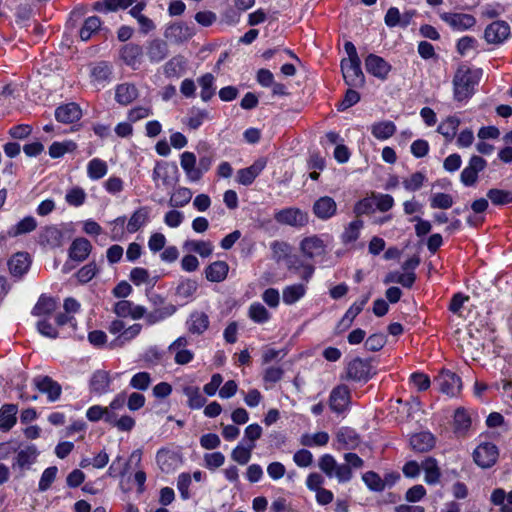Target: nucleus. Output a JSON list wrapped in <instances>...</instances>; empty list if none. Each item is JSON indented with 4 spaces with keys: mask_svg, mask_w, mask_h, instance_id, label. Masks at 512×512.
Instances as JSON below:
<instances>
[{
    "mask_svg": "<svg viewBox=\"0 0 512 512\" xmlns=\"http://www.w3.org/2000/svg\"><path fill=\"white\" fill-rule=\"evenodd\" d=\"M192 191L186 187L177 188L169 199V206L179 208L186 206L192 199Z\"/></svg>",
    "mask_w": 512,
    "mask_h": 512,
    "instance_id": "nucleus-43",
    "label": "nucleus"
},
{
    "mask_svg": "<svg viewBox=\"0 0 512 512\" xmlns=\"http://www.w3.org/2000/svg\"><path fill=\"white\" fill-rule=\"evenodd\" d=\"M453 203L452 196L446 193H435L430 198V206L433 209H449Z\"/></svg>",
    "mask_w": 512,
    "mask_h": 512,
    "instance_id": "nucleus-58",
    "label": "nucleus"
},
{
    "mask_svg": "<svg viewBox=\"0 0 512 512\" xmlns=\"http://www.w3.org/2000/svg\"><path fill=\"white\" fill-rule=\"evenodd\" d=\"M300 250L306 257L315 258L325 254L326 245L320 237L313 235L301 241Z\"/></svg>",
    "mask_w": 512,
    "mask_h": 512,
    "instance_id": "nucleus-17",
    "label": "nucleus"
},
{
    "mask_svg": "<svg viewBox=\"0 0 512 512\" xmlns=\"http://www.w3.org/2000/svg\"><path fill=\"white\" fill-rule=\"evenodd\" d=\"M188 331L192 334H202L209 327L208 315L204 312H193L187 320Z\"/></svg>",
    "mask_w": 512,
    "mask_h": 512,
    "instance_id": "nucleus-30",
    "label": "nucleus"
},
{
    "mask_svg": "<svg viewBox=\"0 0 512 512\" xmlns=\"http://www.w3.org/2000/svg\"><path fill=\"white\" fill-rule=\"evenodd\" d=\"M486 160L480 156H472L460 175V180L465 186H473L478 179V173L486 167Z\"/></svg>",
    "mask_w": 512,
    "mask_h": 512,
    "instance_id": "nucleus-12",
    "label": "nucleus"
},
{
    "mask_svg": "<svg viewBox=\"0 0 512 512\" xmlns=\"http://www.w3.org/2000/svg\"><path fill=\"white\" fill-rule=\"evenodd\" d=\"M427 180L425 173L423 172H415L408 177L404 178L402 181L403 187L409 192L418 191Z\"/></svg>",
    "mask_w": 512,
    "mask_h": 512,
    "instance_id": "nucleus-52",
    "label": "nucleus"
},
{
    "mask_svg": "<svg viewBox=\"0 0 512 512\" xmlns=\"http://www.w3.org/2000/svg\"><path fill=\"white\" fill-rule=\"evenodd\" d=\"M150 208L143 206L133 212L126 224L128 233H135L149 221Z\"/></svg>",
    "mask_w": 512,
    "mask_h": 512,
    "instance_id": "nucleus-26",
    "label": "nucleus"
},
{
    "mask_svg": "<svg viewBox=\"0 0 512 512\" xmlns=\"http://www.w3.org/2000/svg\"><path fill=\"white\" fill-rule=\"evenodd\" d=\"M38 450L34 445H29L22 448L16 455L12 464L13 469L26 470L36 462L38 457Z\"/></svg>",
    "mask_w": 512,
    "mask_h": 512,
    "instance_id": "nucleus-18",
    "label": "nucleus"
},
{
    "mask_svg": "<svg viewBox=\"0 0 512 512\" xmlns=\"http://www.w3.org/2000/svg\"><path fill=\"white\" fill-rule=\"evenodd\" d=\"M82 116V111L76 103H68L59 106L55 110V118L57 121L70 124L78 121Z\"/></svg>",
    "mask_w": 512,
    "mask_h": 512,
    "instance_id": "nucleus-21",
    "label": "nucleus"
},
{
    "mask_svg": "<svg viewBox=\"0 0 512 512\" xmlns=\"http://www.w3.org/2000/svg\"><path fill=\"white\" fill-rule=\"evenodd\" d=\"M183 394L187 397V404L191 409H200L206 403V399L201 394L198 387L185 386L183 388Z\"/></svg>",
    "mask_w": 512,
    "mask_h": 512,
    "instance_id": "nucleus-42",
    "label": "nucleus"
},
{
    "mask_svg": "<svg viewBox=\"0 0 512 512\" xmlns=\"http://www.w3.org/2000/svg\"><path fill=\"white\" fill-rule=\"evenodd\" d=\"M360 64V59L341 61V70L347 85L351 87H361L364 85L365 77Z\"/></svg>",
    "mask_w": 512,
    "mask_h": 512,
    "instance_id": "nucleus-6",
    "label": "nucleus"
},
{
    "mask_svg": "<svg viewBox=\"0 0 512 512\" xmlns=\"http://www.w3.org/2000/svg\"><path fill=\"white\" fill-rule=\"evenodd\" d=\"M138 97V89L134 84L122 83L115 88V100L123 106H127Z\"/></svg>",
    "mask_w": 512,
    "mask_h": 512,
    "instance_id": "nucleus-25",
    "label": "nucleus"
},
{
    "mask_svg": "<svg viewBox=\"0 0 512 512\" xmlns=\"http://www.w3.org/2000/svg\"><path fill=\"white\" fill-rule=\"evenodd\" d=\"M180 165L191 182L199 181V171L196 166V156L194 153L185 151L180 156Z\"/></svg>",
    "mask_w": 512,
    "mask_h": 512,
    "instance_id": "nucleus-27",
    "label": "nucleus"
},
{
    "mask_svg": "<svg viewBox=\"0 0 512 512\" xmlns=\"http://www.w3.org/2000/svg\"><path fill=\"white\" fill-rule=\"evenodd\" d=\"M440 18L455 31H464L476 24L474 16L465 13L444 12Z\"/></svg>",
    "mask_w": 512,
    "mask_h": 512,
    "instance_id": "nucleus-13",
    "label": "nucleus"
},
{
    "mask_svg": "<svg viewBox=\"0 0 512 512\" xmlns=\"http://www.w3.org/2000/svg\"><path fill=\"white\" fill-rule=\"evenodd\" d=\"M435 445L434 436L430 432H420L411 436L410 446L416 452H426Z\"/></svg>",
    "mask_w": 512,
    "mask_h": 512,
    "instance_id": "nucleus-29",
    "label": "nucleus"
},
{
    "mask_svg": "<svg viewBox=\"0 0 512 512\" xmlns=\"http://www.w3.org/2000/svg\"><path fill=\"white\" fill-rule=\"evenodd\" d=\"M142 330V325L139 323H135L124 330L110 343L112 348L122 347L126 343L130 342L134 338H136Z\"/></svg>",
    "mask_w": 512,
    "mask_h": 512,
    "instance_id": "nucleus-35",
    "label": "nucleus"
},
{
    "mask_svg": "<svg viewBox=\"0 0 512 512\" xmlns=\"http://www.w3.org/2000/svg\"><path fill=\"white\" fill-rule=\"evenodd\" d=\"M306 293V287L303 284H294L287 286L282 291L283 302L292 305L299 301Z\"/></svg>",
    "mask_w": 512,
    "mask_h": 512,
    "instance_id": "nucleus-40",
    "label": "nucleus"
},
{
    "mask_svg": "<svg viewBox=\"0 0 512 512\" xmlns=\"http://www.w3.org/2000/svg\"><path fill=\"white\" fill-rule=\"evenodd\" d=\"M229 266L225 261H215L205 269V275L208 281L222 282L226 279Z\"/></svg>",
    "mask_w": 512,
    "mask_h": 512,
    "instance_id": "nucleus-31",
    "label": "nucleus"
},
{
    "mask_svg": "<svg viewBox=\"0 0 512 512\" xmlns=\"http://www.w3.org/2000/svg\"><path fill=\"white\" fill-rule=\"evenodd\" d=\"M478 47V41L472 36H463L457 42V52L461 56H465L472 51H476Z\"/></svg>",
    "mask_w": 512,
    "mask_h": 512,
    "instance_id": "nucleus-60",
    "label": "nucleus"
},
{
    "mask_svg": "<svg viewBox=\"0 0 512 512\" xmlns=\"http://www.w3.org/2000/svg\"><path fill=\"white\" fill-rule=\"evenodd\" d=\"M76 149V144L72 141L68 142H54L49 147V155L52 158L62 157L65 153Z\"/></svg>",
    "mask_w": 512,
    "mask_h": 512,
    "instance_id": "nucleus-59",
    "label": "nucleus"
},
{
    "mask_svg": "<svg viewBox=\"0 0 512 512\" xmlns=\"http://www.w3.org/2000/svg\"><path fill=\"white\" fill-rule=\"evenodd\" d=\"M337 441L343 445L344 448L350 449L354 448L358 444V436L355 433L354 430L343 427L341 428L337 435H336Z\"/></svg>",
    "mask_w": 512,
    "mask_h": 512,
    "instance_id": "nucleus-51",
    "label": "nucleus"
},
{
    "mask_svg": "<svg viewBox=\"0 0 512 512\" xmlns=\"http://www.w3.org/2000/svg\"><path fill=\"white\" fill-rule=\"evenodd\" d=\"M396 126L392 121H381L371 126L372 135L379 140H386L393 136Z\"/></svg>",
    "mask_w": 512,
    "mask_h": 512,
    "instance_id": "nucleus-39",
    "label": "nucleus"
},
{
    "mask_svg": "<svg viewBox=\"0 0 512 512\" xmlns=\"http://www.w3.org/2000/svg\"><path fill=\"white\" fill-rule=\"evenodd\" d=\"M165 37L173 43H181L191 37L189 28L183 24H173L167 27Z\"/></svg>",
    "mask_w": 512,
    "mask_h": 512,
    "instance_id": "nucleus-33",
    "label": "nucleus"
},
{
    "mask_svg": "<svg viewBox=\"0 0 512 512\" xmlns=\"http://www.w3.org/2000/svg\"><path fill=\"white\" fill-rule=\"evenodd\" d=\"M510 36V26L505 21H494L484 31V38L489 44H502Z\"/></svg>",
    "mask_w": 512,
    "mask_h": 512,
    "instance_id": "nucleus-11",
    "label": "nucleus"
},
{
    "mask_svg": "<svg viewBox=\"0 0 512 512\" xmlns=\"http://www.w3.org/2000/svg\"><path fill=\"white\" fill-rule=\"evenodd\" d=\"M108 172L107 163L99 158H93L87 164V174L91 180H99Z\"/></svg>",
    "mask_w": 512,
    "mask_h": 512,
    "instance_id": "nucleus-45",
    "label": "nucleus"
},
{
    "mask_svg": "<svg viewBox=\"0 0 512 512\" xmlns=\"http://www.w3.org/2000/svg\"><path fill=\"white\" fill-rule=\"evenodd\" d=\"M183 248L188 252H195L203 258L209 257L213 252V244L204 240H187Z\"/></svg>",
    "mask_w": 512,
    "mask_h": 512,
    "instance_id": "nucleus-34",
    "label": "nucleus"
},
{
    "mask_svg": "<svg viewBox=\"0 0 512 512\" xmlns=\"http://www.w3.org/2000/svg\"><path fill=\"white\" fill-rule=\"evenodd\" d=\"M480 75L481 72L479 70L460 67L453 78L455 100L462 102L469 99L474 93V88L479 82Z\"/></svg>",
    "mask_w": 512,
    "mask_h": 512,
    "instance_id": "nucleus-2",
    "label": "nucleus"
},
{
    "mask_svg": "<svg viewBox=\"0 0 512 512\" xmlns=\"http://www.w3.org/2000/svg\"><path fill=\"white\" fill-rule=\"evenodd\" d=\"M248 316L253 322L258 324L266 323L271 318L269 311L259 302H254L249 306Z\"/></svg>",
    "mask_w": 512,
    "mask_h": 512,
    "instance_id": "nucleus-46",
    "label": "nucleus"
},
{
    "mask_svg": "<svg viewBox=\"0 0 512 512\" xmlns=\"http://www.w3.org/2000/svg\"><path fill=\"white\" fill-rule=\"evenodd\" d=\"M31 261L28 253L18 252L14 254L8 261V268L12 276L21 278L27 273Z\"/></svg>",
    "mask_w": 512,
    "mask_h": 512,
    "instance_id": "nucleus-20",
    "label": "nucleus"
},
{
    "mask_svg": "<svg viewBox=\"0 0 512 512\" xmlns=\"http://www.w3.org/2000/svg\"><path fill=\"white\" fill-rule=\"evenodd\" d=\"M375 210V200L373 199V195L371 197H366L359 200L354 206V213L357 217L361 215H366L374 212Z\"/></svg>",
    "mask_w": 512,
    "mask_h": 512,
    "instance_id": "nucleus-62",
    "label": "nucleus"
},
{
    "mask_svg": "<svg viewBox=\"0 0 512 512\" xmlns=\"http://www.w3.org/2000/svg\"><path fill=\"white\" fill-rule=\"evenodd\" d=\"M111 74L112 66L106 62L97 63L91 71V76L93 77L94 81L98 83L108 81L110 79Z\"/></svg>",
    "mask_w": 512,
    "mask_h": 512,
    "instance_id": "nucleus-54",
    "label": "nucleus"
},
{
    "mask_svg": "<svg viewBox=\"0 0 512 512\" xmlns=\"http://www.w3.org/2000/svg\"><path fill=\"white\" fill-rule=\"evenodd\" d=\"M312 211L316 218L326 221L336 215L337 204L332 197L322 196L314 202Z\"/></svg>",
    "mask_w": 512,
    "mask_h": 512,
    "instance_id": "nucleus-14",
    "label": "nucleus"
},
{
    "mask_svg": "<svg viewBox=\"0 0 512 512\" xmlns=\"http://www.w3.org/2000/svg\"><path fill=\"white\" fill-rule=\"evenodd\" d=\"M156 187H172L178 180V168L175 164L158 161L152 173Z\"/></svg>",
    "mask_w": 512,
    "mask_h": 512,
    "instance_id": "nucleus-3",
    "label": "nucleus"
},
{
    "mask_svg": "<svg viewBox=\"0 0 512 512\" xmlns=\"http://www.w3.org/2000/svg\"><path fill=\"white\" fill-rule=\"evenodd\" d=\"M125 222V216H120L110 222V225L112 226L110 237L113 241L121 240L123 238L126 231Z\"/></svg>",
    "mask_w": 512,
    "mask_h": 512,
    "instance_id": "nucleus-64",
    "label": "nucleus"
},
{
    "mask_svg": "<svg viewBox=\"0 0 512 512\" xmlns=\"http://www.w3.org/2000/svg\"><path fill=\"white\" fill-rule=\"evenodd\" d=\"M151 300L154 304V308L146 314V323L148 325H154L164 321L177 311V307L174 304L165 302L159 295H153Z\"/></svg>",
    "mask_w": 512,
    "mask_h": 512,
    "instance_id": "nucleus-5",
    "label": "nucleus"
},
{
    "mask_svg": "<svg viewBox=\"0 0 512 512\" xmlns=\"http://www.w3.org/2000/svg\"><path fill=\"white\" fill-rule=\"evenodd\" d=\"M346 379L367 382L372 377V366L366 360L355 358L346 367Z\"/></svg>",
    "mask_w": 512,
    "mask_h": 512,
    "instance_id": "nucleus-8",
    "label": "nucleus"
},
{
    "mask_svg": "<svg viewBox=\"0 0 512 512\" xmlns=\"http://www.w3.org/2000/svg\"><path fill=\"white\" fill-rule=\"evenodd\" d=\"M344 460L345 464H339L333 455L324 454L319 458L318 467L328 478L346 483L353 478L352 469L362 468L364 461L355 453L344 454Z\"/></svg>",
    "mask_w": 512,
    "mask_h": 512,
    "instance_id": "nucleus-1",
    "label": "nucleus"
},
{
    "mask_svg": "<svg viewBox=\"0 0 512 512\" xmlns=\"http://www.w3.org/2000/svg\"><path fill=\"white\" fill-rule=\"evenodd\" d=\"M362 480L370 490L382 491L385 488V483L383 482V480L377 473L373 471H368L364 473L362 476Z\"/></svg>",
    "mask_w": 512,
    "mask_h": 512,
    "instance_id": "nucleus-61",
    "label": "nucleus"
},
{
    "mask_svg": "<svg viewBox=\"0 0 512 512\" xmlns=\"http://www.w3.org/2000/svg\"><path fill=\"white\" fill-rule=\"evenodd\" d=\"M459 125L460 120L457 117L449 116L439 124L437 131L451 141L455 137Z\"/></svg>",
    "mask_w": 512,
    "mask_h": 512,
    "instance_id": "nucleus-44",
    "label": "nucleus"
},
{
    "mask_svg": "<svg viewBox=\"0 0 512 512\" xmlns=\"http://www.w3.org/2000/svg\"><path fill=\"white\" fill-rule=\"evenodd\" d=\"M474 461L482 468H490L498 458V449L492 443H482L474 451Z\"/></svg>",
    "mask_w": 512,
    "mask_h": 512,
    "instance_id": "nucleus-10",
    "label": "nucleus"
},
{
    "mask_svg": "<svg viewBox=\"0 0 512 512\" xmlns=\"http://www.w3.org/2000/svg\"><path fill=\"white\" fill-rule=\"evenodd\" d=\"M57 308V301L49 296L41 295L35 304L32 314L35 316H48Z\"/></svg>",
    "mask_w": 512,
    "mask_h": 512,
    "instance_id": "nucleus-36",
    "label": "nucleus"
},
{
    "mask_svg": "<svg viewBox=\"0 0 512 512\" xmlns=\"http://www.w3.org/2000/svg\"><path fill=\"white\" fill-rule=\"evenodd\" d=\"M275 220L284 225L293 227H303L308 223V214L299 208H285L278 211L275 216Z\"/></svg>",
    "mask_w": 512,
    "mask_h": 512,
    "instance_id": "nucleus-9",
    "label": "nucleus"
},
{
    "mask_svg": "<svg viewBox=\"0 0 512 512\" xmlns=\"http://www.w3.org/2000/svg\"><path fill=\"white\" fill-rule=\"evenodd\" d=\"M33 383L41 393L47 395L50 402H55L59 399L62 389L52 378L48 376H38L34 378Z\"/></svg>",
    "mask_w": 512,
    "mask_h": 512,
    "instance_id": "nucleus-15",
    "label": "nucleus"
},
{
    "mask_svg": "<svg viewBox=\"0 0 512 512\" xmlns=\"http://www.w3.org/2000/svg\"><path fill=\"white\" fill-rule=\"evenodd\" d=\"M364 226V222L360 219L351 221L341 234V241L344 244L354 243L360 236V232Z\"/></svg>",
    "mask_w": 512,
    "mask_h": 512,
    "instance_id": "nucleus-37",
    "label": "nucleus"
},
{
    "mask_svg": "<svg viewBox=\"0 0 512 512\" xmlns=\"http://www.w3.org/2000/svg\"><path fill=\"white\" fill-rule=\"evenodd\" d=\"M143 56V49L140 45L129 43L120 50V57L126 65L133 69L139 68Z\"/></svg>",
    "mask_w": 512,
    "mask_h": 512,
    "instance_id": "nucleus-19",
    "label": "nucleus"
},
{
    "mask_svg": "<svg viewBox=\"0 0 512 512\" xmlns=\"http://www.w3.org/2000/svg\"><path fill=\"white\" fill-rule=\"evenodd\" d=\"M37 227L36 219L32 216H27L20 220L15 226H13L10 231L9 235L11 236H18L21 234H26L34 231Z\"/></svg>",
    "mask_w": 512,
    "mask_h": 512,
    "instance_id": "nucleus-50",
    "label": "nucleus"
},
{
    "mask_svg": "<svg viewBox=\"0 0 512 512\" xmlns=\"http://www.w3.org/2000/svg\"><path fill=\"white\" fill-rule=\"evenodd\" d=\"M168 54V45L162 39H153L146 46V55L152 63L163 61Z\"/></svg>",
    "mask_w": 512,
    "mask_h": 512,
    "instance_id": "nucleus-23",
    "label": "nucleus"
},
{
    "mask_svg": "<svg viewBox=\"0 0 512 512\" xmlns=\"http://www.w3.org/2000/svg\"><path fill=\"white\" fill-rule=\"evenodd\" d=\"M57 472L58 469L56 466L48 467L43 471L38 486L40 491L43 492L50 488L51 484L56 479Z\"/></svg>",
    "mask_w": 512,
    "mask_h": 512,
    "instance_id": "nucleus-63",
    "label": "nucleus"
},
{
    "mask_svg": "<svg viewBox=\"0 0 512 512\" xmlns=\"http://www.w3.org/2000/svg\"><path fill=\"white\" fill-rule=\"evenodd\" d=\"M329 439L330 437L327 432L320 431L314 434H303L300 438V443L307 447L325 446Z\"/></svg>",
    "mask_w": 512,
    "mask_h": 512,
    "instance_id": "nucleus-47",
    "label": "nucleus"
},
{
    "mask_svg": "<svg viewBox=\"0 0 512 512\" xmlns=\"http://www.w3.org/2000/svg\"><path fill=\"white\" fill-rule=\"evenodd\" d=\"M215 77L211 73H206L198 78L200 86V97L204 102L209 101L215 94Z\"/></svg>",
    "mask_w": 512,
    "mask_h": 512,
    "instance_id": "nucleus-38",
    "label": "nucleus"
},
{
    "mask_svg": "<svg viewBox=\"0 0 512 512\" xmlns=\"http://www.w3.org/2000/svg\"><path fill=\"white\" fill-rule=\"evenodd\" d=\"M365 68L368 73L380 79H386L391 70V66L382 57L375 54L367 56Z\"/></svg>",
    "mask_w": 512,
    "mask_h": 512,
    "instance_id": "nucleus-16",
    "label": "nucleus"
},
{
    "mask_svg": "<svg viewBox=\"0 0 512 512\" xmlns=\"http://www.w3.org/2000/svg\"><path fill=\"white\" fill-rule=\"evenodd\" d=\"M422 469L425 471V481L428 484H435L439 481L440 470L437 462L433 458L425 459L421 464Z\"/></svg>",
    "mask_w": 512,
    "mask_h": 512,
    "instance_id": "nucleus-48",
    "label": "nucleus"
},
{
    "mask_svg": "<svg viewBox=\"0 0 512 512\" xmlns=\"http://www.w3.org/2000/svg\"><path fill=\"white\" fill-rule=\"evenodd\" d=\"M111 378L109 373L98 370L93 373L90 380V390L96 395H103L110 390Z\"/></svg>",
    "mask_w": 512,
    "mask_h": 512,
    "instance_id": "nucleus-24",
    "label": "nucleus"
},
{
    "mask_svg": "<svg viewBox=\"0 0 512 512\" xmlns=\"http://www.w3.org/2000/svg\"><path fill=\"white\" fill-rule=\"evenodd\" d=\"M101 27V20L97 16L88 17L80 29L79 35L81 40H89L94 33Z\"/></svg>",
    "mask_w": 512,
    "mask_h": 512,
    "instance_id": "nucleus-49",
    "label": "nucleus"
},
{
    "mask_svg": "<svg viewBox=\"0 0 512 512\" xmlns=\"http://www.w3.org/2000/svg\"><path fill=\"white\" fill-rule=\"evenodd\" d=\"M487 197L494 205L512 203V191L510 190L490 189L487 192Z\"/></svg>",
    "mask_w": 512,
    "mask_h": 512,
    "instance_id": "nucleus-53",
    "label": "nucleus"
},
{
    "mask_svg": "<svg viewBox=\"0 0 512 512\" xmlns=\"http://www.w3.org/2000/svg\"><path fill=\"white\" fill-rule=\"evenodd\" d=\"M435 381L440 391L450 397L457 396L462 388L460 377L450 370H442Z\"/></svg>",
    "mask_w": 512,
    "mask_h": 512,
    "instance_id": "nucleus-7",
    "label": "nucleus"
},
{
    "mask_svg": "<svg viewBox=\"0 0 512 512\" xmlns=\"http://www.w3.org/2000/svg\"><path fill=\"white\" fill-rule=\"evenodd\" d=\"M329 408L336 414H344L351 404V391L345 384L335 386L329 395Z\"/></svg>",
    "mask_w": 512,
    "mask_h": 512,
    "instance_id": "nucleus-4",
    "label": "nucleus"
},
{
    "mask_svg": "<svg viewBox=\"0 0 512 512\" xmlns=\"http://www.w3.org/2000/svg\"><path fill=\"white\" fill-rule=\"evenodd\" d=\"M255 446L254 443H248L247 445L238 444L231 452L232 460L240 465H246L250 461Z\"/></svg>",
    "mask_w": 512,
    "mask_h": 512,
    "instance_id": "nucleus-41",
    "label": "nucleus"
},
{
    "mask_svg": "<svg viewBox=\"0 0 512 512\" xmlns=\"http://www.w3.org/2000/svg\"><path fill=\"white\" fill-rule=\"evenodd\" d=\"M471 425V419L468 413L462 409L458 408L454 414V428L456 432L463 433L465 432Z\"/></svg>",
    "mask_w": 512,
    "mask_h": 512,
    "instance_id": "nucleus-57",
    "label": "nucleus"
},
{
    "mask_svg": "<svg viewBox=\"0 0 512 512\" xmlns=\"http://www.w3.org/2000/svg\"><path fill=\"white\" fill-rule=\"evenodd\" d=\"M384 21L388 27L407 26L409 24V20L402 18L399 9L396 7L388 9Z\"/></svg>",
    "mask_w": 512,
    "mask_h": 512,
    "instance_id": "nucleus-56",
    "label": "nucleus"
},
{
    "mask_svg": "<svg viewBox=\"0 0 512 512\" xmlns=\"http://www.w3.org/2000/svg\"><path fill=\"white\" fill-rule=\"evenodd\" d=\"M91 249L92 245L86 238H76L69 248V256L71 259L81 262L89 256Z\"/></svg>",
    "mask_w": 512,
    "mask_h": 512,
    "instance_id": "nucleus-28",
    "label": "nucleus"
},
{
    "mask_svg": "<svg viewBox=\"0 0 512 512\" xmlns=\"http://www.w3.org/2000/svg\"><path fill=\"white\" fill-rule=\"evenodd\" d=\"M198 288L197 282L194 280L186 279L181 281L176 288V296L188 300L190 299Z\"/></svg>",
    "mask_w": 512,
    "mask_h": 512,
    "instance_id": "nucleus-55",
    "label": "nucleus"
},
{
    "mask_svg": "<svg viewBox=\"0 0 512 512\" xmlns=\"http://www.w3.org/2000/svg\"><path fill=\"white\" fill-rule=\"evenodd\" d=\"M265 166L266 161L264 159H258L251 166L240 169L237 172V181L245 186L252 184L256 177L263 171Z\"/></svg>",
    "mask_w": 512,
    "mask_h": 512,
    "instance_id": "nucleus-22",
    "label": "nucleus"
},
{
    "mask_svg": "<svg viewBox=\"0 0 512 512\" xmlns=\"http://www.w3.org/2000/svg\"><path fill=\"white\" fill-rule=\"evenodd\" d=\"M17 411L15 404H5L0 408V430L9 431L16 424Z\"/></svg>",
    "mask_w": 512,
    "mask_h": 512,
    "instance_id": "nucleus-32",
    "label": "nucleus"
}]
</instances>
